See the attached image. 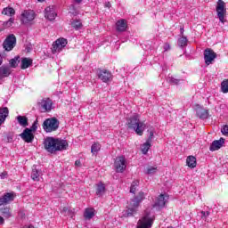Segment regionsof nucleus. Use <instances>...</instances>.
Here are the masks:
<instances>
[{
  "instance_id": "obj_50",
  "label": "nucleus",
  "mask_w": 228,
  "mask_h": 228,
  "mask_svg": "<svg viewBox=\"0 0 228 228\" xmlns=\"http://www.w3.org/2000/svg\"><path fill=\"white\" fill-rule=\"evenodd\" d=\"M7 142H8L9 143H12V142H13V138L8 136V137H7Z\"/></svg>"
},
{
  "instance_id": "obj_55",
  "label": "nucleus",
  "mask_w": 228,
  "mask_h": 228,
  "mask_svg": "<svg viewBox=\"0 0 228 228\" xmlns=\"http://www.w3.org/2000/svg\"><path fill=\"white\" fill-rule=\"evenodd\" d=\"M37 1H39V3H43V1H45V0H37Z\"/></svg>"
},
{
  "instance_id": "obj_10",
  "label": "nucleus",
  "mask_w": 228,
  "mask_h": 228,
  "mask_svg": "<svg viewBox=\"0 0 228 228\" xmlns=\"http://www.w3.org/2000/svg\"><path fill=\"white\" fill-rule=\"evenodd\" d=\"M45 17L48 20H51V21L54 20V19L58 17V12H56V6L52 5V6L46 7L45 9Z\"/></svg>"
},
{
  "instance_id": "obj_53",
  "label": "nucleus",
  "mask_w": 228,
  "mask_h": 228,
  "mask_svg": "<svg viewBox=\"0 0 228 228\" xmlns=\"http://www.w3.org/2000/svg\"><path fill=\"white\" fill-rule=\"evenodd\" d=\"M2 64H3V56L0 55V65H2Z\"/></svg>"
},
{
  "instance_id": "obj_28",
  "label": "nucleus",
  "mask_w": 228,
  "mask_h": 228,
  "mask_svg": "<svg viewBox=\"0 0 228 228\" xmlns=\"http://www.w3.org/2000/svg\"><path fill=\"white\" fill-rule=\"evenodd\" d=\"M42 171L36 169V167H34L31 173V179H33V181H40Z\"/></svg>"
},
{
  "instance_id": "obj_48",
  "label": "nucleus",
  "mask_w": 228,
  "mask_h": 228,
  "mask_svg": "<svg viewBox=\"0 0 228 228\" xmlns=\"http://www.w3.org/2000/svg\"><path fill=\"white\" fill-rule=\"evenodd\" d=\"M75 165L76 167H81V160H76Z\"/></svg>"
},
{
  "instance_id": "obj_11",
  "label": "nucleus",
  "mask_w": 228,
  "mask_h": 228,
  "mask_svg": "<svg viewBox=\"0 0 228 228\" xmlns=\"http://www.w3.org/2000/svg\"><path fill=\"white\" fill-rule=\"evenodd\" d=\"M216 58V53H215L210 48H207L204 51V60H205L206 65H211V63L215 61Z\"/></svg>"
},
{
  "instance_id": "obj_40",
  "label": "nucleus",
  "mask_w": 228,
  "mask_h": 228,
  "mask_svg": "<svg viewBox=\"0 0 228 228\" xmlns=\"http://www.w3.org/2000/svg\"><path fill=\"white\" fill-rule=\"evenodd\" d=\"M156 172H158V167L152 166L149 167L146 170V174L148 175H151V174H156Z\"/></svg>"
},
{
  "instance_id": "obj_33",
  "label": "nucleus",
  "mask_w": 228,
  "mask_h": 228,
  "mask_svg": "<svg viewBox=\"0 0 228 228\" xmlns=\"http://www.w3.org/2000/svg\"><path fill=\"white\" fill-rule=\"evenodd\" d=\"M151 142H150L149 141H146V142H144L142 145L141 151L142 152V154H147V152H149V149H151Z\"/></svg>"
},
{
  "instance_id": "obj_1",
  "label": "nucleus",
  "mask_w": 228,
  "mask_h": 228,
  "mask_svg": "<svg viewBox=\"0 0 228 228\" xmlns=\"http://www.w3.org/2000/svg\"><path fill=\"white\" fill-rule=\"evenodd\" d=\"M44 146L47 152L54 154L58 151H67L69 142L61 138L46 137L44 141Z\"/></svg>"
},
{
  "instance_id": "obj_7",
  "label": "nucleus",
  "mask_w": 228,
  "mask_h": 228,
  "mask_svg": "<svg viewBox=\"0 0 228 228\" xmlns=\"http://www.w3.org/2000/svg\"><path fill=\"white\" fill-rule=\"evenodd\" d=\"M37 107L41 113H47V111L53 110V101L49 98L43 99L37 103Z\"/></svg>"
},
{
  "instance_id": "obj_52",
  "label": "nucleus",
  "mask_w": 228,
  "mask_h": 228,
  "mask_svg": "<svg viewBox=\"0 0 228 228\" xmlns=\"http://www.w3.org/2000/svg\"><path fill=\"white\" fill-rule=\"evenodd\" d=\"M5 175H6V173H3L2 175H0L1 179H4Z\"/></svg>"
},
{
  "instance_id": "obj_13",
  "label": "nucleus",
  "mask_w": 228,
  "mask_h": 228,
  "mask_svg": "<svg viewBox=\"0 0 228 228\" xmlns=\"http://www.w3.org/2000/svg\"><path fill=\"white\" fill-rule=\"evenodd\" d=\"M65 45H67V39L65 38L57 39L53 44V48H52L53 53L56 54V53H60V51H61V49H63Z\"/></svg>"
},
{
  "instance_id": "obj_18",
  "label": "nucleus",
  "mask_w": 228,
  "mask_h": 228,
  "mask_svg": "<svg viewBox=\"0 0 228 228\" xmlns=\"http://www.w3.org/2000/svg\"><path fill=\"white\" fill-rule=\"evenodd\" d=\"M224 143H225V139L224 138H220V140H216L213 141V142L211 143L210 147H209V151L211 152H215V151H218L220 149H222V147H224Z\"/></svg>"
},
{
  "instance_id": "obj_31",
  "label": "nucleus",
  "mask_w": 228,
  "mask_h": 228,
  "mask_svg": "<svg viewBox=\"0 0 228 228\" xmlns=\"http://www.w3.org/2000/svg\"><path fill=\"white\" fill-rule=\"evenodd\" d=\"M20 62V56H16L13 59H11L9 61V63L12 69H17V66L19 65Z\"/></svg>"
},
{
  "instance_id": "obj_8",
  "label": "nucleus",
  "mask_w": 228,
  "mask_h": 228,
  "mask_svg": "<svg viewBox=\"0 0 228 228\" xmlns=\"http://www.w3.org/2000/svg\"><path fill=\"white\" fill-rule=\"evenodd\" d=\"M17 44V37L15 35H9L3 43V47L5 51H12Z\"/></svg>"
},
{
  "instance_id": "obj_20",
  "label": "nucleus",
  "mask_w": 228,
  "mask_h": 228,
  "mask_svg": "<svg viewBox=\"0 0 228 228\" xmlns=\"http://www.w3.org/2000/svg\"><path fill=\"white\" fill-rule=\"evenodd\" d=\"M116 29L118 33H124L127 29V21L126 20H119L116 23Z\"/></svg>"
},
{
  "instance_id": "obj_27",
  "label": "nucleus",
  "mask_w": 228,
  "mask_h": 228,
  "mask_svg": "<svg viewBox=\"0 0 228 228\" xmlns=\"http://www.w3.org/2000/svg\"><path fill=\"white\" fill-rule=\"evenodd\" d=\"M186 163L190 168H195V167H197V159L193 156H189L186 159Z\"/></svg>"
},
{
  "instance_id": "obj_38",
  "label": "nucleus",
  "mask_w": 228,
  "mask_h": 228,
  "mask_svg": "<svg viewBox=\"0 0 228 228\" xmlns=\"http://www.w3.org/2000/svg\"><path fill=\"white\" fill-rule=\"evenodd\" d=\"M221 92H223V94H228V79H224L221 83Z\"/></svg>"
},
{
  "instance_id": "obj_45",
  "label": "nucleus",
  "mask_w": 228,
  "mask_h": 228,
  "mask_svg": "<svg viewBox=\"0 0 228 228\" xmlns=\"http://www.w3.org/2000/svg\"><path fill=\"white\" fill-rule=\"evenodd\" d=\"M152 138H154V133L153 132H150V136L147 139V142H150L151 143H152Z\"/></svg>"
},
{
  "instance_id": "obj_35",
  "label": "nucleus",
  "mask_w": 228,
  "mask_h": 228,
  "mask_svg": "<svg viewBox=\"0 0 228 228\" xmlns=\"http://www.w3.org/2000/svg\"><path fill=\"white\" fill-rule=\"evenodd\" d=\"M71 26L74 29H81V28H83V23H81V20H74L71 22Z\"/></svg>"
},
{
  "instance_id": "obj_43",
  "label": "nucleus",
  "mask_w": 228,
  "mask_h": 228,
  "mask_svg": "<svg viewBox=\"0 0 228 228\" xmlns=\"http://www.w3.org/2000/svg\"><path fill=\"white\" fill-rule=\"evenodd\" d=\"M221 133L224 136H228V125H225V126H223V128L221 129Z\"/></svg>"
},
{
  "instance_id": "obj_39",
  "label": "nucleus",
  "mask_w": 228,
  "mask_h": 228,
  "mask_svg": "<svg viewBox=\"0 0 228 228\" xmlns=\"http://www.w3.org/2000/svg\"><path fill=\"white\" fill-rule=\"evenodd\" d=\"M139 184H140V181L138 180L134 181L130 187V193H136V188H138Z\"/></svg>"
},
{
  "instance_id": "obj_34",
  "label": "nucleus",
  "mask_w": 228,
  "mask_h": 228,
  "mask_svg": "<svg viewBox=\"0 0 228 228\" xmlns=\"http://www.w3.org/2000/svg\"><path fill=\"white\" fill-rule=\"evenodd\" d=\"M101 151V144L99 142H94L91 147L92 154H97Z\"/></svg>"
},
{
  "instance_id": "obj_12",
  "label": "nucleus",
  "mask_w": 228,
  "mask_h": 228,
  "mask_svg": "<svg viewBox=\"0 0 228 228\" xmlns=\"http://www.w3.org/2000/svg\"><path fill=\"white\" fill-rule=\"evenodd\" d=\"M97 76L98 79H101L103 83L111 81V77H113V75H111V72L108 71V69H98Z\"/></svg>"
},
{
  "instance_id": "obj_5",
  "label": "nucleus",
  "mask_w": 228,
  "mask_h": 228,
  "mask_svg": "<svg viewBox=\"0 0 228 228\" xmlns=\"http://www.w3.org/2000/svg\"><path fill=\"white\" fill-rule=\"evenodd\" d=\"M216 11L220 22H222V24H225V15H227V7L225 6V2H224V0L217 1Z\"/></svg>"
},
{
  "instance_id": "obj_16",
  "label": "nucleus",
  "mask_w": 228,
  "mask_h": 228,
  "mask_svg": "<svg viewBox=\"0 0 228 228\" xmlns=\"http://www.w3.org/2000/svg\"><path fill=\"white\" fill-rule=\"evenodd\" d=\"M115 167L117 172H124L126 168V158L124 156L117 157L115 160Z\"/></svg>"
},
{
  "instance_id": "obj_14",
  "label": "nucleus",
  "mask_w": 228,
  "mask_h": 228,
  "mask_svg": "<svg viewBox=\"0 0 228 228\" xmlns=\"http://www.w3.org/2000/svg\"><path fill=\"white\" fill-rule=\"evenodd\" d=\"M20 136L26 143H33V140H35V134H33V132L29 128H26Z\"/></svg>"
},
{
  "instance_id": "obj_22",
  "label": "nucleus",
  "mask_w": 228,
  "mask_h": 228,
  "mask_svg": "<svg viewBox=\"0 0 228 228\" xmlns=\"http://www.w3.org/2000/svg\"><path fill=\"white\" fill-rule=\"evenodd\" d=\"M104 193H106V185L102 182H100L96 184V195L102 197Z\"/></svg>"
},
{
  "instance_id": "obj_44",
  "label": "nucleus",
  "mask_w": 228,
  "mask_h": 228,
  "mask_svg": "<svg viewBox=\"0 0 228 228\" xmlns=\"http://www.w3.org/2000/svg\"><path fill=\"white\" fill-rule=\"evenodd\" d=\"M201 217L207 220V218L209 216V211H201Z\"/></svg>"
},
{
  "instance_id": "obj_49",
  "label": "nucleus",
  "mask_w": 228,
  "mask_h": 228,
  "mask_svg": "<svg viewBox=\"0 0 228 228\" xmlns=\"http://www.w3.org/2000/svg\"><path fill=\"white\" fill-rule=\"evenodd\" d=\"M180 33H181L182 37H184V28H180Z\"/></svg>"
},
{
  "instance_id": "obj_37",
  "label": "nucleus",
  "mask_w": 228,
  "mask_h": 228,
  "mask_svg": "<svg viewBox=\"0 0 228 228\" xmlns=\"http://www.w3.org/2000/svg\"><path fill=\"white\" fill-rule=\"evenodd\" d=\"M178 45L180 47H185V45H188V38H186L184 36H182V37L178 39Z\"/></svg>"
},
{
  "instance_id": "obj_41",
  "label": "nucleus",
  "mask_w": 228,
  "mask_h": 228,
  "mask_svg": "<svg viewBox=\"0 0 228 228\" xmlns=\"http://www.w3.org/2000/svg\"><path fill=\"white\" fill-rule=\"evenodd\" d=\"M14 21H15V19L10 18L7 21L4 22V28H12V25L13 24Z\"/></svg>"
},
{
  "instance_id": "obj_3",
  "label": "nucleus",
  "mask_w": 228,
  "mask_h": 228,
  "mask_svg": "<svg viewBox=\"0 0 228 228\" xmlns=\"http://www.w3.org/2000/svg\"><path fill=\"white\" fill-rule=\"evenodd\" d=\"M145 199V193L140 191L137 196H135L129 202V208L127 209V216H133L136 213V208L140 206V202Z\"/></svg>"
},
{
  "instance_id": "obj_2",
  "label": "nucleus",
  "mask_w": 228,
  "mask_h": 228,
  "mask_svg": "<svg viewBox=\"0 0 228 228\" xmlns=\"http://www.w3.org/2000/svg\"><path fill=\"white\" fill-rule=\"evenodd\" d=\"M126 124L128 129H133L138 136H142L143 134V131H145V127H147V125L140 121V116L138 114H134L129 118Z\"/></svg>"
},
{
  "instance_id": "obj_4",
  "label": "nucleus",
  "mask_w": 228,
  "mask_h": 228,
  "mask_svg": "<svg viewBox=\"0 0 228 228\" xmlns=\"http://www.w3.org/2000/svg\"><path fill=\"white\" fill-rule=\"evenodd\" d=\"M58 127H60V121L56 118H47L43 123V129L45 133L58 131Z\"/></svg>"
},
{
  "instance_id": "obj_6",
  "label": "nucleus",
  "mask_w": 228,
  "mask_h": 228,
  "mask_svg": "<svg viewBox=\"0 0 228 228\" xmlns=\"http://www.w3.org/2000/svg\"><path fill=\"white\" fill-rule=\"evenodd\" d=\"M35 17H37V14L33 10L23 11L20 15L21 24H29V22H33Z\"/></svg>"
},
{
  "instance_id": "obj_17",
  "label": "nucleus",
  "mask_w": 228,
  "mask_h": 228,
  "mask_svg": "<svg viewBox=\"0 0 228 228\" xmlns=\"http://www.w3.org/2000/svg\"><path fill=\"white\" fill-rule=\"evenodd\" d=\"M196 115L198 118H200L201 120H206L207 118H209V110L204 109V107L197 105Z\"/></svg>"
},
{
  "instance_id": "obj_19",
  "label": "nucleus",
  "mask_w": 228,
  "mask_h": 228,
  "mask_svg": "<svg viewBox=\"0 0 228 228\" xmlns=\"http://www.w3.org/2000/svg\"><path fill=\"white\" fill-rule=\"evenodd\" d=\"M167 200H168L167 195L160 194L158 197L155 204L153 205V208H165V204H167Z\"/></svg>"
},
{
  "instance_id": "obj_32",
  "label": "nucleus",
  "mask_w": 228,
  "mask_h": 228,
  "mask_svg": "<svg viewBox=\"0 0 228 228\" xmlns=\"http://www.w3.org/2000/svg\"><path fill=\"white\" fill-rule=\"evenodd\" d=\"M0 211L4 216V218H10L12 216V212L10 211V208H0Z\"/></svg>"
},
{
  "instance_id": "obj_46",
  "label": "nucleus",
  "mask_w": 228,
  "mask_h": 228,
  "mask_svg": "<svg viewBox=\"0 0 228 228\" xmlns=\"http://www.w3.org/2000/svg\"><path fill=\"white\" fill-rule=\"evenodd\" d=\"M169 49H170V45L168 43H165L164 51H169Z\"/></svg>"
},
{
  "instance_id": "obj_54",
  "label": "nucleus",
  "mask_w": 228,
  "mask_h": 228,
  "mask_svg": "<svg viewBox=\"0 0 228 228\" xmlns=\"http://www.w3.org/2000/svg\"><path fill=\"white\" fill-rule=\"evenodd\" d=\"M77 3H81L83 0H76Z\"/></svg>"
},
{
  "instance_id": "obj_24",
  "label": "nucleus",
  "mask_w": 228,
  "mask_h": 228,
  "mask_svg": "<svg viewBox=\"0 0 228 228\" xmlns=\"http://www.w3.org/2000/svg\"><path fill=\"white\" fill-rule=\"evenodd\" d=\"M31 65H33V60H31L29 58H26V57L21 59L20 69L22 70H26V69L31 67Z\"/></svg>"
},
{
  "instance_id": "obj_9",
  "label": "nucleus",
  "mask_w": 228,
  "mask_h": 228,
  "mask_svg": "<svg viewBox=\"0 0 228 228\" xmlns=\"http://www.w3.org/2000/svg\"><path fill=\"white\" fill-rule=\"evenodd\" d=\"M154 219L149 216V214H146L142 219L137 223V228H151L152 222Z\"/></svg>"
},
{
  "instance_id": "obj_23",
  "label": "nucleus",
  "mask_w": 228,
  "mask_h": 228,
  "mask_svg": "<svg viewBox=\"0 0 228 228\" xmlns=\"http://www.w3.org/2000/svg\"><path fill=\"white\" fill-rule=\"evenodd\" d=\"M9 113L8 107L0 108V126L4 124V120H6V117H8Z\"/></svg>"
},
{
  "instance_id": "obj_26",
  "label": "nucleus",
  "mask_w": 228,
  "mask_h": 228,
  "mask_svg": "<svg viewBox=\"0 0 228 228\" xmlns=\"http://www.w3.org/2000/svg\"><path fill=\"white\" fill-rule=\"evenodd\" d=\"M2 15H7L12 18L13 15H15V9H13V7H5L2 11Z\"/></svg>"
},
{
  "instance_id": "obj_25",
  "label": "nucleus",
  "mask_w": 228,
  "mask_h": 228,
  "mask_svg": "<svg viewBox=\"0 0 228 228\" xmlns=\"http://www.w3.org/2000/svg\"><path fill=\"white\" fill-rule=\"evenodd\" d=\"M61 215H64V216H69V218H74L75 212L74 209H71L70 208L64 207L61 210Z\"/></svg>"
},
{
  "instance_id": "obj_15",
  "label": "nucleus",
  "mask_w": 228,
  "mask_h": 228,
  "mask_svg": "<svg viewBox=\"0 0 228 228\" xmlns=\"http://www.w3.org/2000/svg\"><path fill=\"white\" fill-rule=\"evenodd\" d=\"M15 197L17 195L15 192H5L2 198H0V206H4V204H10V202H13L15 200Z\"/></svg>"
},
{
  "instance_id": "obj_47",
  "label": "nucleus",
  "mask_w": 228,
  "mask_h": 228,
  "mask_svg": "<svg viewBox=\"0 0 228 228\" xmlns=\"http://www.w3.org/2000/svg\"><path fill=\"white\" fill-rule=\"evenodd\" d=\"M105 8H111V3L106 2L105 3Z\"/></svg>"
},
{
  "instance_id": "obj_51",
  "label": "nucleus",
  "mask_w": 228,
  "mask_h": 228,
  "mask_svg": "<svg viewBox=\"0 0 228 228\" xmlns=\"http://www.w3.org/2000/svg\"><path fill=\"white\" fill-rule=\"evenodd\" d=\"M4 224V218H3L2 216H0V225Z\"/></svg>"
},
{
  "instance_id": "obj_42",
  "label": "nucleus",
  "mask_w": 228,
  "mask_h": 228,
  "mask_svg": "<svg viewBox=\"0 0 228 228\" xmlns=\"http://www.w3.org/2000/svg\"><path fill=\"white\" fill-rule=\"evenodd\" d=\"M28 129L31 130V133H33V131H37V129H38V119H36L32 126Z\"/></svg>"
},
{
  "instance_id": "obj_21",
  "label": "nucleus",
  "mask_w": 228,
  "mask_h": 228,
  "mask_svg": "<svg viewBox=\"0 0 228 228\" xmlns=\"http://www.w3.org/2000/svg\"><path fill=\"white\" fill-rule=\"evenodd\" d=\"M12 74V69L7 66L0 67V81L1 79H4V77H8Z\"/></svg>"
},
{
  "instance_id": "obj_29",
  "label": "nucleus",
  "mask_w": 228,
  "mask_h": 228,
  "mask_svg": "<svg viewBox=\"0 0 228 228\" xmlns=\"http://www.w3.org/2000/svg\"><path fill=\"white\" fill-rule=\"evenodd\" d=\"M16 118L20 126H21L22 127H28V118L25 116H18Z\"/></svg>"
},
{
  "instance_id": "obj_36",
  "label": "nucleus",
  "mask_w": 228,
  "mask_h": 228,
  "mask_svg": "<svg viewBox=\"0 0 228 228\" xmlns=\"http://www.w3.org/2000/svg\"><path fill=\"white\" fill-rule=\"evenodd\" d=\"M167 81H168V83H170V85H179V83H181V81H183V79L176 78L175 77H168Z\"/></svg>"
},
{
  "instance_id": "obj_30",
  "label": "nucleus",
  "mask_w": 228,
  "mask_h": 228,
  "mask_svg": "<svg viewBox=\"0 0 228 228\" xmlns=\"http://www.w3.org/2000/svg\"><path fill=\"white\" fill-rule=\"evenodd\" d=\"M94 216H95V213L94 212V208H86L84 213V216L86 220H90L94 218Z\"/></svg>"
}]
</instances>
